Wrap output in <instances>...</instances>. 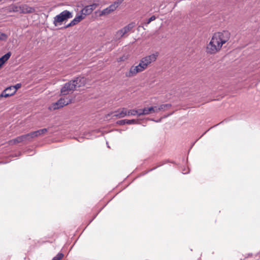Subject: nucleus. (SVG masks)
Wrapping results in <instances>:
<instances>
[{
  "instance_id": "obj_12",
  "label": "nucleus",
  "mask_w": 260,
  "mask_h": 260,
  "mask_svg": "<svg viewBox=\"0 0 260 260\" xmlns=\"http://www.w3.org/2000/svg\"><path fill=\"white\" fill-rule=\"evenodd\" d=\"M154 113H157L156 106L144 108L143 109V112L142 114H146V115H148Z\"/></svg>"
},
{
  "instance_id": "obj_33",
  "label": "nucleus",
  "mask_w": 260,
  "mask_h": 260,
  "mask_svg": "<svg viewBox=\"0 0 260 260\" xmlns=\"http://www.w3.org/2000/svg\"><path fill=\"white\" fill-rule=\"evenodd\" d=\"M172 114V113L169 114H168V115H166V116H165L164 117V118H166V117H168V116H169L171 115Z\"/></svg>"
},
{
  "instance_id": "obj_15",
  "label": "nucleus",
  "mask_w": 260,
  "mask_h": 260,
  "mask_svg": "<svg viewBox=\"0 0 260 260\" xmlns=\"http://www.w3.org/2000/svg\"><path fill=\"white\" fill-rule=\"evenodd\" d=\"M80 14H82L85 17L86 16L90 15L92 13L91 10H90L88 6H86L80 12Z\"/></svg>"
},
{
  "instance_id": "obj_4",
  "label": "nucleus",
  "mask_w": 260,
  "mask_h": 260,
  "mask_svg": "<svg viewBox=\"0 0 260 260\" xmlns=\"http://www.w3.org/2000/svg\"><path fill=\"white\" fill-rule=\"evenodd\" d=\"M21 86L20 83H18L14 86H10L5 89L2 93L0 94V99L2 97L8 98L14 95L17 90L20 88Z\"/></svg>"
},
{
  "instance_id": "obj_13",
  "label": "nucleus",
  "mask_w": 260,
  "mask_h": 260,
  "mask_svg": "<svg viewBox=\"0 0 260 260\" xmlns=\"http://www.w3.org/2000/svg\"><path fill=\"white\" fill-rule=\"evenodd\" d=\"M20 8L23 13H31L35 12L34 8L29 7L26 5H22Z\"/></svg>"
},
{
  "instance_id": "obj_22",
  "label": "nucleus",
  "mask_w": 260,
  "mask_h": 260,
  "mask_svg": "<svg viewBox=\"0 0 260 260\" xmlns=\"http://www.w3.org/2000/svg\"><path fill=\"white\" fill-rule=\"evenodd\" d=\"M111 12H112L111 11H110L109 7H107V8L104 9L102 10V11L101 12V15H108V14L111 13Z\"/></svg>"
},
{
  "instance_id": "obj_25",
  "label": "nucleus",
  "mask_w": 260,
  "mask_h": 260,
  "mask_svg": "<svg viewBox=\"0 0 260 260\" xmlns=\"http://www.w3.org/2000/svg\"><path fill=\"white\" fill-rule=\"evenodd\" d=\"M84 18H85L84 16L81 14H80V15H77L75 18V19H76V20L78 21V23L79 22H80L81 20H82L83 19H84Z\"/></svg>"
},
{
  "instance_id": "obj_18",
  "label": "nucleus",
  "mask_w": 260,
  "mask_h": 260,
  "mask_svg": "<svg viewBox=\"0 0 260 260\" xmlns=\"http://www.w3.org/2000/svg\"><path fill=\"white\" fill-rule=\"evenodd\" d=\"M137 114H138V112L137 110L135 109H132L127 110H126V116H135L137 115Z\"/></svg>"
},
{
  "instance_id": "obj_24",
  "label": "nucleus",
  "mask_w": 260,
  "mask_h": 260,
  "mask_svg": "<svg viewBox=\"0 0 260 260\" xmlns=\"http://www.w3.org/2000/svg\"><path fill=\"white\" fill-rule=\"evenodd\" d=\"M63 256L62 253H58L55 256H54L52 260H60Z\"/></svg>"
},
{
  "instance_id": "obj_8",
  "label": "nucleus",
  "mask_w": 260,
  "mask_h": 260,
  "mask_svg": "<svg viewBox=\"0 0 260 260\" xmlns=\"http://www.w3.org/2000/svg\"><path fill=\"white\" fill-rule=\"evenodd\" d=\"M142 68L139 67V64L136 66H132L129 71L125 73V76L128 78L135 76L138 73L143 72Z\"/></svg>"
},
{
  "instance_id": "obj_17",
  "label": "nucleus",
  "mask_w": 260,
  "mask_h": 260,
  "mask_svg": "<svg viewBox=\"0 0 260 260\" xmlns=\"http://www.w3.org/2000/svg\"><path fill=\"white\" fill-rule=\"evenodd\" d=\"M27 134L29 142H31L35 138L38 137L36 131L30 132Z\"/></svg>"
},
{
  "instance_id": "obj_37",
  "label": "nucleus",
  "mask_w": 260,
  "mask_h": 260,
  "mask_svg": "<svg viewBox=\"0 0 260 260\" xmlns=\"http://www.w3.org/2000/svg\"><path fill=\"white\" fill-rule=\"evenodd\" d=\"M3 0H0V2H2Z\"/></svg>"
},
{
  "instance_id": "obj_19",
  "label": "nucleus",
  "mask_w": 260,
  "mask_h": 260,
  "mask_svg": "<svg viewBox=\"0 0 260 260\" xmlns=\"http://www.w3.org/2000/svg\"><path fill=\"white\" fill-rule=\"evenodd\" d=\"M11 55V53L10 52H8L6 54H5L4 55H3L2 57H1V59L5 62L6 61H7L9 58L10 57Z\"/></svg>"
},
{
  "instance_id": "obj_34",
  "label": "nucleus",
  "mask_w": 260,
  "mask_h": 260,
  "mask_svg": "<svg viewBox=\"0 0 260 260\" xmlns=\"http://www.w3.org/2000/svg\"><path fill=\"white\" fill-rule=\"evenodd\" d=\"M209 129H209L208 130V131ZM207 132V131L206 132H204V133L203 134V135H204L205 134H206V133Z\"/></svg>"
},
{
  "instance_id": "obj_23",
  "label": "nucleus",
  "mask_w": 260,
  "mask_h": 260,
  "mask_svg": "<svg viewBox=\"0 0 260 260\" xmlns=\"http://www.w3.org/2000/svg\"><path fill=\"white\" fill-rule=\"evenodd\" d=\"M99 6V4L97 3H93L91 5H88V7L90 9V10H91V12H93V10H94Z\"/></svg>"
},
{
  "instance_id": "obj_14",
  "label": "nucleus",
  "mask_w": 260,
  "mask_h": 260,
  "mask_svg": "<svg viewBox=\"0 0 260 260\" xmlns=\"http://www.w3.org/2000/svg\"><path fill=\"white\" fill-rule=\"evenodd\" d=\"M123 1V0H117L115 1L114 3L110 5L108 7L110 9V11L113 12L122 3Z\"/></svg>"
},
{
  "instance_id": "obj_32",
  "label": "nucleus",
  "mask_w": 260,
  "mask_h": 260,
  "mask_svg": "<svg viewBox=\"0 0 260 260\" xmlns=\"http://www.w3.org/2000/svg\"><path fill=\"white\" fill-rule=\"evenodd\" d=\"M72 22H71L70 23H69L66 26L65 28H68L69 27H71V26H74L73 24H72Z\"/></svg>"
},
{
  "instance_id": "obj_9",
  "label": "nucleus",
  "mask_w": 260,
  "mask_h": 260,
  "mask_svg": "<svg viewBox=\"0 0 260 260\" xmlns=\"http://www.w3.org/2000/svg\"><path fill=\"white\" fill-rule=\"evenodd\" d=\"M28 134H25L23 135H21L20 136L17 137L15 139H12L9 141L10 144H16L21 142L23 143H28L30 142L28 139Z\"/></svg>"
},
{
  "instance_id": "obj_30",
  "label": "nucleus",
  "mask_w": 260,
  "mask_h": 260,
  "mask_svg": "<svg viewBox=\"0 0 260 260\" xmlns=\"http://www.w3.org/2000/svg\"><path fill=\"white\" fill-rule=\"evenodd\" d=\"M127 59V57L125 56H123L122 57H119L118 59V61H123Z\"/></svg>"
},
{
  "instance_id": "obj_36",
  "label": "nucleus",
  "mask_w": 260,
  "mask_h": 260,
  "mask_svg": "<svg viewBox=\"0 0 260 260\" xmlns=\"http://www.w3.org/2000/svg\"><path fill=\"white\" fill-rule=\"evenodd\" d=\"M155 168H153V169H151V170H153L155 169Z\"/></svg>"
},
{
  "instance_id": "obj_20",
  "label": "nucleus",
  "mask_w": 260,
  "mask_h": 260,
  "mask_svg": "<svg viewBox=\"0 0 260 260\" xmlns=\"http://www.w3.org/2000/svg\"><path fill=\"white\" fill-rule=\"evenodd\" d=\"M8 38V35L5 33L0 32V42L6 41Z\"/></svg>"
},
{
  "instance_id": "obj_11",
  "label": "nucleus",
  "mask_w": 260,
  "mask_h": 260,
  "mask_svg": "<svg viewBox=\"0 0 260 260\" xmlns=\"http://www.w3.org/2000/svg\"><path fill=\"white\" fill-rule=\"evenodd\" d=\"M112 114H114L113 117H116L117 118H121L126 116V108H122L119 109L117 111L113 112Z\"/></svg>"
},
{
  "instance_id": "obj_31",
  "label": "nucleus",
  "mask_w": 260,
  "mask_h": 260,
  "mask_svg": "<svg viewBox=\"0 0 260 260\" xmlns=\"http://www.w3.org/2000/svg\"><path fill=\"white\" fill-rule=\"evenodd\" d=\"M71 22L72 23V24H73V25H75L78 23L76 19L75 18L73 20H72Z\"/></svg>"
},
{
  "instance_id": "obj_38",
  "label": "nucleus",
  "mask_w": 260,
  "mask_h": 260,
  "mask_svg": "<svg viewBox=\"0 0 260 260\" xmlns=\"http://www.w3.org/2000/svg\"><path fill=\"white\" fill-rule=\"evenodd\" d=\"M2 67V66H0V68Z\"/></svg>"
},
{
  "instance_id": "obj_16",
  "label": "nucleus",
  "mask_w": 260,
  "mask_h": 260,
  "mask_svg": "<svg viewBox=\"0 0 260 260\" xmlns=\"http://www.w3.org/2000/svg\"><path fill=\"white\" fill-rule=\"evenodd\" d=\"M172 105L170 104H162L158 107H157V112L160 111H166L171 107Z\"/></svg>"
},
{
  "instance_id": "obj_5",
  "label": "nucleus",
  "mask_w": 260,
  "mask_h": 260,
  "mask_svg": "<svg viewBox=\"0 0 260 260\" xmlns=\"http://www.w3.org/2000/svg\"><path fill=\"white\" fill-rule=\"evenodd\" d=\"M74 81L70 80V81L66 83L60 89L61 94L65 95L72 93L74 90H76L75 86Z\"/></svg>"
},
{
  "instance_id": "obj_27",
  "label": "nucleus",
  "mask_w": 260,
  "mask_h": 260,
  "mask_svg": "<svg viewBox=\"0 0 260 260\" xmlns=\"http://www.w3.org/2000/svg\"><path fill=\"white\" fill-rule=\"evenodd\" d=\"M156 19V17L154 15L152 16L150 18H149L147 21L145 23V25L147 26L151 21L155 20Z\"/></svg>"
},
{
  "instance_id": "obj_7",
  "label": "nucleus",
  "mask_w": 260,
  "mask_h": 260,
  "mask_svg": "<svg viewBox=\"0 0 260 260\" xmlns=\"http://www.w3.org/2000/svg\"><path fill=\"white\" fill-rule=\"evenodd\" d=\"M73 99L71 98H60L56 103L53 104L54 110L58 109L66 106L72 102Z\"/></svg>"
},
{
  "instance_id": "obj_3",
  "label": "nucleus",
  "mask_w": 260,
  "mask_h": 260,
  "mask_svg": "<svg viewBox=\"0 0 260 260\" xmlns=\"http://www.w3.org/2000/svg\"><path fill=\"white\" fill-rule=\"evenodd\" d=\"M73 17L72 13L68 10H64L54 18L53 24L55 26L62 22Z\"/></svg>"
},
{
  "instance_id": "obj_1",
  "label": "nucleus",
  "mask_w": 260,
  "mask_h": 260,
  "mask_svg": "<svg viewBox=\"0 0 260 260\" xmlns=\"http://www.w3.org/2000/svg\"><path fill=\"white\" fill-rule=\"evenodd\" d=\"M230 38V33L226 30L213 34L209 43L207 45L206 52L208 54H215L220 51L222 45Z\"/></svg>"
},
{
  "instance_id": "obj_29",
  "label": "nucleus",
  "mask_w": 260,
  "mask_h": 260,
  "mask_svg": "<svg viewBox=\"0 0 260 260\" xmlns=\"http://www.w3.org/2000/svg\"><path fill=\"white\" fill-rule=\"evenodd\" d=\"M137 110L138 112V114H137V115H138V116L146 115V114H142V113L143 112V109H139V110Z\"/></svg>"
},
{
  "instance_id": "obj_28",
  "label": "nucleus",
  "mask_w": 260,
  "mask_h": 260,
  "mask_svg": "<svg viewBox=\"0 0 260 260\" xmlns=\"http://www.w3.org/2000/svg\"><path fill=\"white\" fill-rule=\"evenodd\" d=\"M126 119L118 120L116 122V123L120 125H123L126 124Z\"/></svg>"
},
{
  "instance_id": "obj_26",
  "label": "nucleus",
  "mask_w": 260,
  "mask_h": 260,
  "mask_svg": "<svg viewBox=\"0 0 260 260\" xmlns=\"http://www.w3.org/2000/svg\"><path fill=\"white\" fill-rule=\"evenodd\" d=\"M126 124H137L138 123V121L135 119H131V120H128L126 119Z\"/></svg>"
},
{
  "instance_id": "obj_6",
  "label": "nucleus",
  "mask_w": 260,
  "mask_h": 260,
  "mask_svg": "<svg viewBox=\"0 0 260 260\" xmlns=\"http://www.w3.org/2000/svg\"><path fill=\"white\" fill-rule=\"evenodd\" d=\"M135 26V23L132 22L126 25L122 28L119 29L116 32L115 37L117 39H120L123 37H124L128 32L131 31Z\"/></svg>"
},
{
  "instance_id": "obj_10",
  "label": "nucleus",
  "mask_w": 260,
  "mask_h": 260,
  "mask_svg": "<svg viewBox=\"0 0 260 260\" xmlns=\"http://www.w3.org/2000/svg\"><path fill=\"white\" fill-rule=\"evenodd\" d=\"M72 81H74V83L76 88L84 86L86 83V79L82 77H76L73 80H72Z\"/></svg>"
},
{
  "instance_id": "obj_2",
  "label": "nucleus",
  "mask_w": 260,
  "mask_h": 260,
  "mask_svg": "<svg viewBox=\"0 0 260 260\" xmlns=\"http://www.w3.org/2000/svg\"><path fill=\"white\" fill-rule=\"evenodd\" d=\"M158 55V52H156L154 53L142 58L139 63V67L141 68L143 71H144L151 63L156 61Z\"/></svg>"
},
{
  "instance_id": "obj_21",
  "label": "nucleus",
  "mask_w": 260,
  "mask_h": 260,
  "mask_svg": "<svg viewBox=\"0 0 260 260\" xmlns=\"http://www.w3.org/2000/svg\"><path fill=\"white\" fill-rule=\"evenodd\" d=\"M47 132H48L47 128H43V129H41L36 131V132L37 133L38 137L45 134Z\"/></svg>"
},
{
  "instance_id": "obj_35",
  "label": "nucleus",
  "mask_w": 260,
  "mask_h": 260,
  "mask_svg": "<svg viewBox=\"0 0 260 260\" xmlns=\"http://www.w3.org/2000/svg\"><path fill=\"white\" fill-rule=\"evenodd\" d=\"M12 91V90H9L8 92H11Z\"/></svg>"
}]
</instances>
